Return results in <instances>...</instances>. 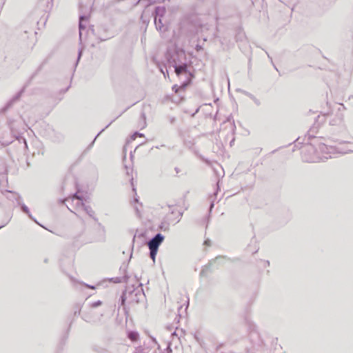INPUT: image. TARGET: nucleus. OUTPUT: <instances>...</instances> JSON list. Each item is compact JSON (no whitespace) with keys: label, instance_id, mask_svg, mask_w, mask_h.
I'll return each instance as SVG.
<instances>
[{"label":"nucleus","instance_id":"nucleus-1","mask_svg":"<svg viewBox=\"0 0 353 353\" xmlns=\"http://www.w3.org/2000/svg\"><path fill=\"white\" fill-rule=\"evenodd\" d=\"M353 152V139L347 142H340L337 145L319 143L316 148L312 145H305L302 150V158L307 162H317L331 158L334 154Z\"/></svg>","mask_w":353,"mask_h":353},{"label":"nucleus","instance_id":"nucleus-2","mask_svg":"<svg viewBox=\"0 0 353 353\" xmlns=\"http://www.w3.org/2000/svg\"><path fill=\"white\" fill-rule=\"evenodd\" d=\"M163 239L164 236L161 234L158 233L148 242V246L150 250V256L154 262L155 261L159 247L163 242Z\"/></svg>","mask_w":353,"mask_h":353},{"label":"nucleus","instance_id":"nucleus-3","mask_svg":"<svg viewBox=\"0 0 353 353\" xmlns=\"http://www.w3.org/2000/svg\"><path fill=\"white\" fill-rule=\"evenodd\" d=\"M64 202L66 203L67 208L72 212H74L77 216H79L77 212H74L72 209L70 208L69 205H70L77 212L81 211V209L85 203L83 202V199L80 196L75 194L72 197L65 199Z\"/></svg>","mask_w":353,"mask_h":353},{"label":"nucleus","instance_id":"nucleus-4","mask_svg":"<svg viewBox=\"0 0 353 353\" xmlns=\"http://www.w3.org/2000/svg\"><path fill=\"white\" fill-rule=\"evenodd\" d=\"M225 261V258L223 256H218L215 258L213 261H210L208 265L205 266L201 271V275L204 276L205 272L212 265L216 264H221Z\"/></svg>","mask_w":353,"mask_h":353},{"label":"nucleus","instance_id":"nucleus-5","mask_svg":"<svg viewBox=\"0 0 353 353\" xmlns=\"http://www.w3.org/2000/svg\"><path fill=\"white\" fill-rule=\"evenodd\" d=\"M173 62L174 63V71L178 76L183 74H187V65L185 63L177 65L174 59H173Z\"/></svg>","mask_w":353,"mask_h":353},{"label":"nucleus","instance_id":"nucleus-6","mask_svg":"<svg viewBox=\"0 0 353 353\" xmlns=\"http://www.w3.org/2000/svg\"><path fill=\"white\" fill-rule=\"evenodd\" d=\"M88 19V17L85 15H81L79 17V37L80 40L81 39V35H82V30L85 28V23L87 22Z\"/></svg>","mask_w":353,"mask_h":353},{"label":"nucleus","instance_id":"nucleus-7","mask_svg":"<svg viewBox=\"0 0 353 353\" xmlns=\"http://www.w3.org/2000/svg\"><path fill=\"white\" fill-rule=\"evenodd\" d=\"M1 193L5 194L6 197L10 200L15 199L17 201V202L19 201L20 196L16 192H12L8 190H1Z\"/></svg>","mask_w":353,"mask_h":353},{"label":"nucleus","instance_id":"nucleus-8","mask_svg":"<svg viewBox=\"0 0 353 353\" xmlns=\"http://www.w3.org/2000/svg\"><path fill=\"white\" fill-rule=\"evenodd\" d=\"M165 13V8L162 6H158L155 8L154 12V18H162Z\"/></svg>","mask_w":353,"mask_h":353},{"label":"nucleus","instance_id":"nucleus-9","mask_svg":"<svg viewBox=\"0 0 353 353\" xmlns=\"http://www.w3.org/2000/svg\"><path fill=\"white\" fill-rule=\"evenodd\" d=\"M154 23L157 29L160 32H165L166 26L162 23L161 18H154Z\"/></svg>","mask_w":353,"mask_h":353},{"label":"nucleus","instance_id":"nucleus-10","mask_svg":"<svg viewBox=\"0 0 353 353\" xmlns=\"http://www.w3.org/2000/svg\"><path fill=\"white\" fill-rule=\"evenodd\" d=\"M81 210L84 211L90 217L96 220L97 219L94 217V212L92 210V208L89 205H86L84 204Z\"/></svg>","mask_w":353,"mask_h":353},{"label":"nucleus","instance_id":"nucleus-11","mask_svg":"<svg viewBox=\"0 0 353 353\" xmlns=\"http://www.w3.org/2000/svg\"><path fill=\"white\" fill-rule=\"evenodd\" d=\"M128 337L131 341L135 342L138 341L139 338V334L136 331H130L128 333Z\"/></svg>","mask_w":353,"mask_h":353},{"label":"nucleus","instance_id":"nucleus-12","mask_svg":"<svg viewBox=\"0 0 353 353\" xmlns=\"http://www.w3.org/2000/svg\"><path fill=\"white\" fill-rule=\"evenodd\" d=\"M169 210L170 211V213L172 214H174L175 213L177 214V216L174 219V221L176 220V222L179 221L181 217L182 216V213L179 212L176 207L174 206H169Z\"/></svg>","mask_w":353,"mask_h":353},{"label":"nucleus","instance_id":"nucleus-13","mask_svg":"<svg viewBox=\"0 0 353 353\" xmlns=\"http://www.w3.org/2000/svg\"><path fill=\"white\" fill-rule=\"evenodd\" d=\"M190 83V81L183 83L180 86H177L176 85L173 86V90H175V92H179L181 90H184V88Z\"/></svg>","mask_w":353,"mask_h":353},{"label":"nucleus","instance_id":"nucleus-14","mask_svg":"<svg viewBox=\"0 0 353 353\" xmlns=\"http://www.w3.org/2000/svg\"><path fill=\"white\" fill-rule=\"evenodd\" d=\"M18 204L21 205V210L24 213L27 214L29 216V217H30L32 219V216L30 214V211H29L28 208L26 205H24V204H21L20 201H18Z\"/></svg>","mask_w":353,"mask_h":353},{"label":"nucleus","instance_id":"nucleus-15","mask_svg":"<svg viewBox=\"0 0 353 353\" xmlns=\"http://www.w3.org/2000/svg\"><path fill=\"white\" fill-rule=\"evenodd\" d=\"M248 95L254 101V102L256 104V105H259L260 104V102L259 101L255 98V97H254L252 94H248Z\"/></svg>","mask_w":353,"mask_h":353},{"label":"nucleus","instance_id":"nucleus-16","mask_svg":"<svg viewBox=\"0 0 353 353\" xmlns=\"http://www.w3.org/2000/svg\"><path fill=\"white\" fill-rule=\"evenodd\" d=\"M102 304V302L101 301H97L96 302H94L92 303L91 307H97Z\"/></svg>","mask_w":353,"mask_h":353},{"label":"nucleus","instance_id":"nucleus-17","mask_svg":"<svg viewBox=\"0 0 353 353\" xmlns=\"http://www.w3.org/2000/svg\"><path fill=\"white\" fill-rule=\"evenodd\" d=\"M137 136H139V137H143V134H141V133H139V132H136L133 134L132 136V139H135V137H137Z\"/></svg>","mask_w":353,"mask_h":353},{"label":"nucleus","instance_id":"nucleus-18","mask_svg":"<svg viewBox=\"0 0 353 353\" xmlns=\"http://www.w3.org/2000/svg\"><path fill=\"white\" fill-rule=\"evenodd\" d=\"M85 286H86L87 288H90V289H95V287L93 286V285H88V284H83Z\"/></svg>","mask_w":353,"mask_h":353},{"label":"nucleus","instance_id":"nucleus-19","mask_svg":"<svg viewBox=\"0 0 353 353\" xmlns=\"http://www.w3.org/2000/svg\"><path fill=\"white\" fill-rule=\"evenodd\" d=\"M84 319L88 322H92L93 321L88 318V316H84Z\"/></svg>","mask_w":353,"mask_h":353},{"label":"nucleus","instance_id":"nucleus-20","mask_svg":"<svg viewBox=\"0 0 353 353\" xmlns=\"http://www.w3.org/2000/svg\"><path fill=\"white\" fill-rule=\"evenodd\" d=\"M81 53H82V51H81V50H80V51L79 52L78 60H79V59H80V57H81Z\"/></svg>","mask_w":353,"mask_h":353},{"label":"nucleus","instance_id":"nucleus-21","mask_svg":"<svg viewBox=\"0 0 353 353\" xmlns=\"http://www.w3.org/2000/svg\"><path fill=\"white\" fill-rule=\"evenodd\" d=\"M205 244L209 245H210V241L209 240L205 241Z\"/></svg>","mask_w":353,"mask_h":353},{"label":"nucleus","instance_id":"nucleus-22","mask_svg":"<svg viewBox=\"0 0 353 353\" xmlns=\"http://www.w3.org/2000/svg\"><path fill=\"white\" fill-rule=\"evenodd\" d=\"M179 56H181V55H184V52H183V51H180V52H179Z\"/></svg>","mask_w":353,"mask_h":353},{"label":"nucleus","instance_id":"nucleus-23","mask_svg":"<svg viewBox=\"0 0 353 353\" xmlns=\"http://www.w3.org/2000/svg\"><path fill=\"white\" fill-rule=\"evenodd\" d=\"M99 135V134H97V136L96 137H94V141H92V143L90 144V146L92 145V144L94 143V141L97 139V137Z\"/></svg>","mask_w":353,"mask_h":353},{"label":"nucleus","instance_id":"nucleus-24","mask_svg":"<svg viewBox=\"0 0 353 353\" xmlns=\"http://www.w3.org/2000/svg\"><path fill=\"white\" fill-rule=\"evenodd\" d=\"M141 117H142L143 118V119L145 120V115H144V114H143V113L141 114Z\"/></svg>","mask_w":353,"mask_h":353},{"label":"nucleus","instance_id":"nucleus-25","mask_svg":"<svg viewBox=\"0 0 353 353\" xmlns=\"http://www.w3.org/2000/svg\"><path fill=\"white\" fill-rule=\"evenodd\" d=\"M103 131H104V129H102V130H101V132H99V134H101V132H103Z\"/></svg>","mask_w":353,"mask_h":353},{"label":"nucleus","instance_id":"nucleus-26","mask_svg":"<svg viewBox=\"0 0 353 353\" xmlns=\"http://www.w3.org/2000/svg\"><path fill=\"white\" fill-rule=\"evenodd\" d=\"M103 131H104V129H102V130H101V132H99V134H101V132H103Z\"/></svg>","mask_w":353,"mask_h":353},{"label":"nucleus","instance_id":"nucleus-27","mask_svg":"<svg viewBox=\"0 0 353 353\" xmlns=\"http://www.w3.org/2000/svg\"><path fill=\"white\" fill-rule=\"evenodd\" d=\"M103 131H104V129H102V130H101V132H99V134H101V132H103Z\"/></svg>","mask_w":353,"mask_h":353},{"label":"nucleus","instance_id":"nucleus-28","mask_svg":"<svg viewBox=\"0 0 353 353\" xmlns=\"http://www.w3.org/2000/svg\"><path fill=\"white\" fill-rule=\"evenodd\" d=\"M103 131H104V129H102V130H101V132H99V134H101V132H103Z\"/></svg>","mask_w":353,"mask_h":353},{"label":"nucleus","instance_id":"nucleus-29","mask_svg":"<svg viewBox=\"0 0 353 353\" xmlns=\"http://www.w3.org/2000/svg\"><path fill=\"white\" fill-rule=\"evenodd\" d=\"M134 202H138V199L137 198H134Z\"/></svg>","mask_w":353,"mask_h":353},{"label":"nucleus","instance_id":"nucleus-30","mask_svg":"<svg viewBox=\"0 0 353 353\" xmlns=\"http://www.w3.org/2000/svg\"><path fill=\"white\" fill-rule=\"evenodd\" d=\"M124 301H125V300H124L123 297H122V304H123Z\"/></svg>","mask_w":353,"mask_h":353},{"label":"nucleus","instance_id":"nucleus-31","mask_svg":"<svg viewBox=\"0 0 353 353\" xmlns=\"http://www.w3.org/2000/svg\"><path fill=\"white\" fill-rule=\"evenodd\" d=\"M19 96L16 97L13 100H17Z\"/></svg>","mask_w":353,"mask_h":353},{"label":"nucleus","instance_id":"nucleus-32","mask_svg":"<svg viewBox=\"0 0 353 353\" xmlns=\"http://www.w3.org/2000/svg\"><path fill=\"white\" fill-rule=\"evenodd\" d=\"M213 206H214V204L211 203L210 208H213Z\"/></svg>","mask_w":353,"mask_h":353},{"label":"nucleus","instance_id":"nucleus-33","mask_svg":"<svg viewBox=\"0 0 353 353\" xmlns=\"http://www.w3.org/2000/svg\"><path fill=\"white\" fill-rule=\"evenodd\" d=\"M2 227H3V225L0 226V229H1Z\"/></svg>","mask_w":353,"mask_h":353}]
</instances>
